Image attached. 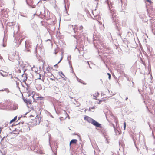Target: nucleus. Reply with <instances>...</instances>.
I'll return each mask as SVG.
<instances>
[{
    "label": "nucleus",
    "mask_w": 155,
    "mask_h": 155,
    "mask_svg": "<svg viewBox=\"0 0 155 155\" xmlns=\"http://www.w3.org/2000/svg\"><path fill=\"white\" fill-rule=\"evenodd\" d=\"M84 119L85 120L91 123L97 127H101V124H100L88 116H85Z\"/></svg>",
    "instance_id": "f257e3e1"
},
{
    "label": "nucleus",
    "mask_w": 155,
    "mask_h": 155,
    "mask_svg": "<svg viewBox=\"0 0 155 155\" xmlns=\"http://www.w3.org/2000/svg\"><path fill=\"white\" fill-rule=\"evenodd\" d=\"M36 124H39L42 120V118L39 116L37 115L35 119Z\"/></svg>",
    "instance_id": "f03ea898"
},
{
    "label": "nucleus",
    "mask_w": 155,
    "mask_h": 155,
    "mask_svg": "<svg viewBox=\"0 0 155 155\" xmlns=\"http://www.w3.org/2000/svg\"><path fill=\"white\" fill-rule=\"evenodd\" d=\"M74 31H77L78 30H82L83 29V27L82 25H81L78 27L77 25H75L74 26Z\"/></svg>",
    "instance_id": "7ed1b4c3"
},
{
    "label": "nucleus",
    "mask_w": 155,
    "mask_h": 155,
    "mask_svg": "<svg viewBox=\"0 0 155 155\" xmlns=\"http://www.w3.org/2000/svg\"><path fill=\"white\" fill-rule=\"evenodd\" d=\"M28 93V94L29 96L32 95V96H34L35 94V91L33 90H29Z\"/></svg>",
    "instance_id": "20e7f679"
},
{
    "label": "nucleus",
    "mask_w": 155,
    "mask_h": 155,
    "mask_svg": "<svg viewBox=\"0 0 155 155\" xmlns=\"http://www.w3.org/2000/svg\"><path fill=\"white\" fill-rule=\"evenodd\" d=\"M77 141H78V140L76 139L72 140L70 142V143H69L70 146V147L71 146V144H76L77 143Z\"/></svg>",
    "instance_id": "39448f33"
},
{
    "label": "nucleus",
    "mask_w": 155,
    "mask_h": 155,
    "mask_svg": "<svg viewBox=\"0 0 155 155\" xmlns=\"http://www.w3.org/2000/svg\"><path fill=\"white\" fill-rule=\"evenodd\" d=\"M25 101L28 104H31L32 102L29 99H26Z\"/></svg>",
    "instance_id": "423d86ee"
},
{
    "label": "nucleus",
    "mask_w": 155,
    "mask_h": 155,
    "mask_svg": "<svg viewBox=\"0 0 155 155\" xmlns=\"http://www.w3.org/2000/svg\"><path fill=\"white\" fill-rule=\"evenodd\" d=\"M95 109V107H90L89 109V110L90 111H92L94 112V109Z\"/></svg>",
    "instance_id": "0eeeda50"
},
{
    "label": "nucleus",
    "mask_w": 155,
    "mask_h": 155,
    "mask_svg": "<svg viewBox=\"0 0 155 155\" xmlns=\"http://www.w3.org/2000/svg\"><path fill=\"white\" fill-rule=\"evenodd\" d=\"M17 118V116L15 117L14 118L11 120L10 121V123H12L15 121Z\"/></svg>",
    "instance_id": "6e6552de"
},
{
    "label": "nucleus",
    "mask_w": 155,
    "mask_h": 155,
    "mask_svg": "<svg viewBox=\"0 0 155 155\" xmlns=\"http://www.w3.org/2000/svg\"><path fill=\"white\" fill-rule=\"evenodd\" d=\"M145 2H147L150 3V4H151L153 3V2H152L151 0H144Z\"/></svg>",
    "instance_id": "1a4fd4ad"
},
{
    "label": "nucleus",
    "mask_w": 155,
    "mask_h": 155,
    "mask_svg": "<svg viewBox=\"0 0 155 155\" xmlns=\"http://www.w3.org/2000/svg\"><path fill=\"white\" fill-rule=\"evenodd\" d=\"M66 5L67 6V7L68 8H68H69V5L68 4V2L66 4H65V8L66 9H67Z\"/></svg>",
    "instance_id": "9d476101"
},
{
    "label": "nucleus",
    "mask_w": 155,
    "mask_h": 155,
    "mask_svg": "<svg viewBox=\"0 0 155 155\" xmlns=\"http://www.w3.org/2000/svg\"><path fill=\"white\" fill-rule=\"evenodd\" d=\"M107 75L108 76V78L109 79H111V74L109 73H107Z\"/></svg>",
    "instance_id": "9b49d317"
},
{
    "label": "nucleus",
    "mask_w": 155,
    "mask_h": 155,
    "mask_svg": "<svg viewBox=\"0 0 155 155\" xmlns=\"http://www.w3.org/2000/svg\"><path fill=\"white\" fill-rule=\"evenodd\" d=\"M124 130H125L126 129V123L125 122H124Z\"/></svg>",
    "instance_id": "f8f14e48"
},
{
    "label": "nucleus",
    "mask_w": 155,
    "mask_h": 155,
    "mask_svg": "<svg viewBox=\"0 0 155 155\" xmlns=\"http://www.w3.org/2000/svg\"><path fill=\"white\" fill-rule=\"evenodd\" d=\"M26 51L27 52H30V51H31V50L29 49H27L26 50Z\"/></svg>",
    "instance_id": "ddd939ff"
},
{
    "label": "nucleus",
    "mask_w": 155,
    "mask_h": 155,
    "mask_svg": "<svg viewBox=\"0 0 155 155\" xmlns=\"http://www.w3.org/2000/svg\"><path fill=\"white\" fill-rule=\"evenodd\" d=\"M95 94L96 95L95 97L97 96V97L99 95V93L97 92V93L96 94L95 93ZM94 96H95L94 95Z\"/></svg>",
    "instance_id": "4468645a"
},
{
    "label": "nucleus",
    "mask_w": 155,
    "mask_h": 155,
    "mask_svg": "<svg viewBox=\"0 0 155 155\" xmlns=\"http://www.w3.org/2000/svg\"><path fill=\"white\" fill-rule=\"evenodd\" d=\"M61 61V60H60V61H59V62H58L57 64H55V65H54V66L55 67L56 66H57V64H58V63H59Z\"/></svg>",
    "instance_id": "2eb2a0df"
},
{
    "label": "nucleus",
    "mask_w": 155,
    "mask_h": 155,
    "mask_svg": "<svg viewBox=\"0 0 155 155\" xmlns=\"http://www.w3.org/2000/svg\"><path fill=\"white\" fill-rule=\"evenodd\" d=\"M50 80H52V81H55V80L54 79V78H50Z\"/></svg>",
    "instance_id": "dca6fc26"
},
{
    "label": "nucleus",
    "mask_w": 155,
    "mask_h": 155,
    "mask_svg": "<svg viewBox=\"0 0 155 155\" xmlns=\"http://www.w3.org/2000/svg\"><path fill=\"white\" fill-rule=\"evenodd\" d=\"M61 74H62L63 76H64V74H63L62 72H61Z\"/></svg>",
    "instance_id": "f3484780"
},
{
    "label": "nucleus",
    "mask_w": 155,
    "mask_h": 155,
    "mask_svg": "<svg viewBox=\"0 0 155 155\" xmlns=\"http://www.w3.org/2000/svg\"><path fill=\"white\" fill-rule=\"evenodd\" d=\"M113 127L114 128H115V126H114V124H113Z\"/></svg>",
    "instance_id": "a211bd4d"
},
{
    "label": "nucleus",
    "mask_w": 155,
    "mask_h": 155,
    "mask_svg": "<svg viewBox=\"0 0 155 155\" xmlns=\"http://www.w3.org/2000/svg\"><path fill=\"white\" fill-rule=\"evenodd\" d=\"M127 99H128V98H127H127H126V100H127Z\"/></svg>",
    "instance_id": "6ab92c4d"
},
{
    "label": "nucleus",
    "mask_w": 155,
    "mask_h": 155,
    "mask_svg": "<svg viewBox=\"0 0 155 155\" xmlns=\"http://www.w3.org/2000/svg\"><path fill=\"white\" fill-rule=\"evenodd\" d=\"M86 110H86H86H85V111H86Z\"/></svg>",
    "instance_id": "aec40b11"
}]
</instances>
